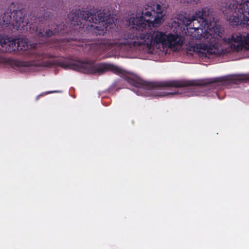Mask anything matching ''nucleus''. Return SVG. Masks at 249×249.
<instances>
[{
	"instance_id": "f03ea898",
	"label": "nucleus",
	"mask_w": 249,
	"mask_h": 249,
	"mask_svg": "<svg viewBox=\"0 0 249 249\" xmlns=\"http://www.w3.org/2000/svg\"><path fill=\"white\" fill-rule=\"evenodd\" d=\"M223 32V29L215 24L213 17L210 14V57L226 53L230 50H249V34H233L225 37Z\"/></svg>"
},
{
	"instance_id": "9b49d317",
	"label": "nucleus",
	"mask_w": 249,
	"mask_h": 249,
	"mask_svg": "<svg viewBox=\"0 0 249 249\" xmlns=\"http://www.w3.org/2000/svg\"><path fill=\"white\" fill-rule=\"evenodd\" d=\"M225 81L231 83H237L238 81H244L249 79V77L245 74L228 75L224 78Z\"/></svg>"
},
{
	"instance_id": "7ed1b4c3",
	"label": "nucleus",
	"mask_w": 249,
	"mask_h": 249,
	"mask_svg": "<svg viewBox=\"0 0 249 249\" xmlns=\"http://www.w3.org/2000/svg\"><path fill=\"white\" fill-rule=\"evenodd\" d=\"M56 65L65 69H71L85 73H102L107 71H111L124 77L131 84L138 87L145 85V82L136 75L128 76L125 71L120 68L110 64H100L94 65L92 63L75 61L67 58L56 59L50 64Z\"/></svg>"
},
{
	"instance_id": "423d86ee",
	"label": "nucleus",
	"mask_w": 249,
	"mask_h": 249,
	"mask_svg": "<svg viewBox=\"0 0 249 249\" xmlns=\"http://www.w3.org/2000/svg\"><path fill=\"white\" fill-rule=\"evenodd\" d=\"M80 14L85 21L84 25H87V29L96 35H104L108 29L113 28L117 22V19L114 18L104 17L101 11H97L95 15L88 11L80 12Z\"/></svg>"
},
{
	"instance_id": "6e6552de",
	"label": "nucleus",
	"mask_w": 249,
	"mask_h": 249,
	"mask_svg": "<svg viewBox=\"0 0 249 249\" xmlns=\"http://www.w3.org/2000/svg\"><path fill=\"white\" fill-rule=\"evenodd\" d=\"M18 50L17 39L11 38H1V50L2 52L13 53Z\"/></svg>"
},
{
	"instance_id": "4468645a",
	"label": "nucleus",
	"mask_w": 249,
	"mask_h": 249,
	"mask_svg": "<svg viewBox=\"0 0 249 249\" xmlns=\"http://www.w3.org/2000/svg\"><path fill=\"white\" fill-rule=\"evenodd\" d=\"M176 94V93H170V92H169V93H164L163 94H162V95H160V96H166V95H170V94Z\"/></svg>"
},
{
	"instance_id": "f257e3e1",
	"label": "nucleus",
	"mask_w": 249,
	"mask_h": 249,
	"mask_svg": "<svg viewBox=\"0 0 249 249\" xmlns=\"http://www.w3.org/2000/svg\"><path fill=\"white\" fill-rule=\"evenodd\" d=\"M184 42V38L178 33L166 34L159 31H151L146 34H141L136 37L128 38H120L119 40L107 39L100 43L99 48L101 51H117L123 45H143L152 53V50L157 49L160 51L167 53L168 49L173 51H179Z\"/></svg>"
},
{
	"instance_id": "f8f14e48",
	"label": "nucleus",
	"mask_w": 249,
	"mask_h": 249,
	"mask_svg": "<svg viewBox=\"0 0 249 249\" xmlns=\"http://www.w3.org/2000/svg\"><path fill=\"white\" fill-rule=\"evenodd\" d=\"M17 44L18 45V51H24L28 48L27 42L25 39H17Z\"/></svg>"
},
{
	"instance_id": "f3484780",
	"label": "nucleus",
	"mask_w": 249,
	"mask_h": 249,
	"mask_svg": "<svg viewBox=\"0 0 249 249\" xmlns=\"http://www.w3.org/2000/svg\"><path fill=\"white\" fill-rule=\"evenodd\" d=\"M54 91H53V92H54ZM52 92L51 91H50L49 93H51Z\"/></svg>"
},
{
	"instance_id": "0eeeda50",
	"label": "nucleus",
	"mask_w": 249,
	"mask_h": 249,
	"mask_svg": "<svg viewBox=\"0 0 249 249\" xmlns=\"http://www.w3.org/2000/svg\"><path fill=\"white\" fill-rule=\"evenodd\" d=\"M9 25L12 26L16 30L24 29L27 25V22L22 17L20 11L14 12L13 13H6L0 18V25Z\"/></svg>"
},
{
	"instance_id": "9d476101",
	"label": "nucleus",
	"mask_w": 249,
	"mask_h": 249,
	"mask_svg": "<svg viewBox=\"0 0 249 249\" xmlns=\"http://www.w3.org/2000/svg\"><path fill=\"white\" fill-rule=\"evenodd\" d=\"M30 30H32L31 32L35 33L36 35L39 36L48 37L51 36L56 32H53L50 30H46L45 32L42 30L40 27H38L35 25H33L30 27Z\"/></svg>"
},
{
	"instance_id": "2eb2a0df",
	"label": "nucleus",
	"mask_w": 249,
	"mask_h": 249,
	"mask_svg": "<svg viewBox=\"0 0 249 249\" xmlns=\"http://www.w3.org/2000/svg\"><path fill=\"white\" fill-rule=\"evenodd\" d=\"M186 0V2L189 3V2H191L192 1H195V0Z\"/></svg>"
},
{
	"instance_id": "1a4fd4ad",
	"label": "nucleus",
	"mask_w": 249,
	"mask_h": 249,
	"mask_svg": "<svg viewBox=\"0 0 249 249\" xmlns=\"http://www.w3.org/2000/svg\"><path fill=\"white\" fill-rule=\"evenodd\" d=\"M200 84L195 81H172L164 83L162 86L181 88L190 86L199 85Z\"/></svg>"
},
{
	"instance_id": "20e7f679",
	"label": "nucleus",
	"mask_w": 249,
	"mask_h": 249,
	"mask_svg": "<svg viewBox=\"0 0 249 249\" xmlns=\"http://www.w3.org/2000/svg\"><path fill=\"white\" fill-rule=\"evenodd\" d=\"M164 8L161 3H154L150 9L156 14V16L153 17L151 12L146 10L142 13H133L126 20L127 25L130 28L140 31L151 27H158L164 20Z\"/></svg>"
},
{
	"instance_id": "ddd939ff",
	"label": "nucleus",
	"mask_w": 249,
	"mask_h": 249,
	"mask_svg": "<svg viewBox=\"0 0 249 249\" xmlns=\"http://www.w3.org/2000/svg\"><path fill=\"white\" fill-rule=\"evenodd\" d=\"M68 18L70 20L73 22L74 25L79 24L78 19L79 17L75 12L72 11L70 12L68 15Z\"/></svg>"
},
{
	"instance_id": "dca6fc26",
	"label": "nucleus",
	"mask_w": 249,
	"mask_h": 249,
	"mask_svg": "<svg viewBox=\"0 0 249 249\" xmlns=\"http://www.w3.org/2000/svg\"><path fill=\"white\" fill-rule=\"evenodd\" d=\"M0 50H1V38H0Z\"/></svg>"
},
{
	"instance_id": "39448f33",
	"label": "nucleus",
	"mask_w": 249,
	"mask_h": 249,
	"mask_svg": "<svg viewBox=\"0 0 249 249\" xmlns=\"http://www.w3.org/2000/svg\"><path fill=\"white\" fill-rule=\"evenodd\" d=\"M221 11L232 25H249V0H233L223 7Z\"/></svg>"
}]
</instances>
